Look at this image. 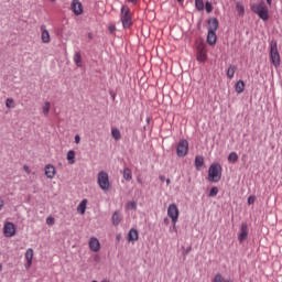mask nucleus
<instances>
[{
  "label": "nucleus",
  "mask_w": 282,
  "mask_h": 282,
  "mask_svg": "<svg viewBox=\"0 0 282 282\" xmlns=\"http://www.w3.org/2000/svg\"><path fill=\"white\" fill-rule=\"evenodd\" d=\"M245 89H246V84L243 83V80H238L236 84L237 94H243Z\"/></svg>",
  "instance_id": "4be33fe9"
},
{
  "label": "nucleus",
  "mask_w": 282,
  "mask_h": 282,
  "mask_svg": "<svg viewBox=\"0 0 282 282\" xmlns=\"http://www.w3.org/2000/svg\"><path fill=\"white\" fill-rule=\"evenodd\" d=\"M70 10L76 17H80V14H83V3L80 2V0H73L70 4Z\"/></svg>",
  "instance_id": "9b49d317"
},
{
  "label": "nucleus",
  "mask_w": 282,
  "mask_h": 282,
  "mask_svg": "<svg viewBox=\"0 0 282 282\" xmlns=\"http://www.w3.org/2000/svg\"><path fill=\"white\" fill-rule=\"evenodd\" d=\"M6 107H7L8 109H14V99L8 98V99L6 100Z\"/></svg>",
  "instance_id": "473e14b6"
},
{
  "label": "nucleus",
  "mask_w": 282,
  "mask_h": 282,
  "mask_svg": "<svg viewBox=\"0 0 282 282\" xmlns=\"http://www.w3.org/2000/svg\"><path fill=\"white\" fill-rule=\"evenodd\" d=\"M270 61L275 67L281 65V55L279 54V46L276 41H272L270 44Z\"/></svg>",
  "instance_id": "20e7f679"
},
{
  "label": "nucleus",
  "mask_w": 282,
  "mask_h": 282,
  "mask_svg": "<svg viewBox=\"0 0 282 282\" xmlns=\"http://www.w3.org/2000/svg\"><path fill=\"white\" fill-rule=\"evenodd\" d=\"M87 203H88V200L86 198H84L77 206V213H79V215H85V213L87 210Z\"/></svg>",
  "instance_id": "a211bd4d"
},
{
  "label": "nucleus",
  "mask_w": 282,
  "mask_h": 282,
  "mask_svg": "<svg viewBox=\"0 0 282 282\" xmlns=\"http://www.w3.org/2000/svg\"><path fill=\"white\" fill-rule=\"evenodd\" d=\"M219 29V20L217 18H212L208 20L207 30L208 32H217Z\"/></svg>",
  "instance_id": "dca6fc26"
},
{
  "label": "nucleus",
  "mask_w": 282,
  "mask_h": 282,
  "mask_svg": "<svg viewBox=\"0 0 282 282\" xmlns=\"http://www.w3.org/2000/svg\"><path fill=\"white\" fill-rule=\"evenodd\" d=\"M207 43L208 45H215L217 43V33L215 31H208Z\"/></svg>",
  "instance_id": "f3484780"
},
{
  "label": "nucleus",
  "mask_w": 282,
  "mask_h": 282,
  "mask_svg": "<svg viewBox=\"0 0 282 282\" xmlns=\"http://www.w3.org/2000/svg\"><path fill=\"white\" fill-rule=\"evenodd\" d=\"M178 1V3H184V0H177Z\"/></svg>",
  "instance_id": "8fccbe9b"
},
{
  "label": "nucleus",
  "mask_w": 282,
  "mask_h": 282,
  "mask_svg": "<svg viewBox=\"0 0 282 282\" xmlns=\"http://www.w3.org/2000/svg\"><path fill=\"white\" fill-rule=\"evenodd\" d=\"M120 22L122 23L123 30H131L133 25V15L129 6H122L120 10Z\"/></svg>",
  "instance_id": "f03ea898"
},
{
  "label": "nucleus",
  "mask_w": 282,
  "mask_h": 282,
  "mask_svg": "<svg viewBox=\"0 0 282 282\" xmlns=\"http://www.w3.org/2000/svg\"><path fill=\"white\" fill-rule=\"evenodd\" d=\"M101 282H111V281H109V280H107V279H104V280H101Z\"/></svg>",
  "instance_id": "09e8293b"
},
{
  "label": "nucleus",
  "mask_w": 282,
  "mask_h": 282,
  "mask_svg": "<svg viewBox=\"0 0 282 282\" xmlns=\"http://www.w3.org/2000/svg\"><path fill=\"white\" fill-rule=\"evenodd\" d=\"M205 9H206L207 14H210V12H213V4L209 1H207L205 3Z\"/></svg>",
  "instance_id": "c9c22d12"
},
{
  "label": "nucleus",
  "mask_w": 282,
  "mask_h": 282,
  "mask_svg": "<svg viewBox=\"0 0 282 282\" xmlns=\"http://www.w3.org/2000/svg\"><path fill=\"white\" fill-rule=\"evenodd\" d=\"M67 161L70 164L76 163V152L74 150H70V151L67 152Z\"/></svg>",
  "instance_id": "5701e85b"
},
{
  "label": "nucleus",
  "mask_w": 282,
  "mask_h": 282,
  "mask_svg": "<svg viewBox=\"0 0 282 282\" xmlns=\"http://www.w3.org/2000/svg\"><path fill=\"white\" fill-rule=\"evenodd\" d=\"M89 249L91 252H100V240L96 237H91L88 241Z\"/></svg>",
  "instance_id": "2eb2a0df"
},
{
  "label": "nucleus",
  "mask_w": 282,
  "mask_h": 282,
  "mask_svg": "<svg viewBox=\"0 0 282 282\" xmlns=\"http://www.w3.org/2000/svg\"><path fill=\"white\" fill-rule=\"evenodd\" d=\"M132 177H133V176H132L131 169L126 167V169L123 170V178L126 180V182H131Z\"/></svg>",
  "instance_id": "b1692460"
},
{
  "label": "nucleus",
  "mask_w": 282,
  "mask_h": 282,
  "mask_svg": "<svg viewBox=\"0 0 282 282\" xmlns=\"http://www.w3.org/2000/svg\"><path fill=\"white\" fill-rule=\"evenodd\" d=\"M44 173L47 180H54V177H56V167L53 164H46L44 167Z\"/></svg>",
  "instance_id": "4468645a"
},
{
  "label": "nucleus",
  "mask_w": 282,
  "mask_h": 282,
  "mask_svg": "<svg viewBox=\"0 0 282 282\" xmlns=\"http://www.w3.org/2000/svg\"><path fill=\"white\" fill-rule=\"evenodd\" d=\"M75 144H80V135L79 134L75 135Z\"/></svg>",
  "instance_id": "a19ab883"
},
{
  "label": "nucleus",
  "mask_w": 282,
  "mask_h": 282,
  "mask_svg": "<svg viewBox=\"0 0 282 282\" xmlns=\"http://www.w3.org/2000/svg\"><path fill=\"white\" fill-rule=\"evenodd\" d=\"M251 12L258 14L259 19L262 21H268V19H270V10L268 9V4H265L264 1L251 4Z\"/></svg>",
  "instance_id": "f257e3e1"
},
{
  "label": "nucleus",
  "mask_w": 282,
  "mask_h": 282,
  "mask_svg": "<svg viewBox=\"0 0 282 282\" xmlns=\"http://www.w3.org/2000/svg\"><path fill=\"white\" fill-rule=\"evenodd\" d=\"M207 58H208V54L206 51V44L200 42L197 45L196 61H198V63H206Z\"/></svg>",
  "instance_id": "0eeeda50"
},
{
  "label": "nucleus",
  "mask_w": 282,
  "mask_h": 282,
  "mask_svg": "<svg viewBox=\"0 0 282 282\" xmlns=\"http://www.w3.org/2000/svg\"><path fill=\"white\" fill-rule=\"evenodd\" d=\"M138 239H139L138 229H130L128 234V241L133 242V241H138Z\"/></svg>",
  "instance_id": "6ab92c4d"
},
{
  "label": "nucleus",
  "mask_w": 282,
  "mask_h": 282,
  "mask_svg": "<svg viewBox=\"0 0 282 282\" xmlns=\"http://www.w3.org/2000/svg\"><path fill=\"white\" fill-rule=\"evenodd\" d=\"M46 224H47V226H54V224H55L54 217L48 216L46 218Z\"/></svg>",
  "instance_id": "e433bc0d"
},
{
  "label": "nucleus",
  "mask_w": 282,
  "mask_h": 282,
  "mask_svg": "<svg viewBox=\"0 0 282 282\" xmlns=\"http://www.w3.org/2000/svg\"><path fill=\"white\" fill-rule=\"evenodd\" d=\"M128 210H135L138 208V204L134 200H131L127 204Z\"/></svg>",
  "instance_id": "72a5a7b5"
},
{
  "label": "nucleus",
  "mask_w": 282,
  "mask_h": 282,
  "mask_svg": "<svg viewBox=\"0 0 282 282\" xmlns=\"http://www.w3.org/2000/svg\"><path fill=\"white\" fill-rule=\"evenodd\" d=\"M166 184H167V185L171 184V178H167V180H166Z\"/></svg>",
  "instance_id": "49530a36"
},
{
  "label": "nucleus",
  "mask_w": 282,
  "mask_h": 282,
  "mask_svg": "<svg viewBox=\"0 0 282 282\" xmlns=\"http://www.w3.org/2000/svg\"><path fill=\"white\" fill-rule=\"evenodd\" d=\"M167 216L172 220L173 228L176 230L177 228V220L180 219V208H177V205L170 204L167 207Z\"/></svg>",
  "instance_id": "423d86ee"
},
{
  "label": "nucleus",
  "mask_w": 282,
  "mask_h": 282,
  "mask_svg": "<svg viewBox=\"0 0 282 282\" xmlns=\"http://www.w3.org/2000/svg\"><path fill=\"white\" fill-rule=\"evenodd\" d=\"M248 224L242 223L240 226V232L238 234V241L239 243H243V241H246L248 239Z\"/></svg>",
  "instance_id": "9d476101"
},
{
  "label": "nucleus",
  "mask_w": 282,
  "mask_h": 282,
  "mask_svg": "<svg viewBox=\"0 0 282 282\" xmlns=\"http://www.w3.org/2000/svg\"><path fill=\"white\" fill-rule=\"evenodd\" d=\"M164 224L169 225V218H164Z\"/></svg>",
  "instance_id": "a18cd8bd"
},
{
  "label": "nucleus",
  "mask_w": 282,
  "mask_h": 282,
  "mask_svg": "<svg viewBox=\"0 0 282 282\" xmlns=\"http://www.w3.org/2000/svg\"><path fill=\"white\" fill-rule=\"evenodd\" d=\"M254 202H256V197H254V196H249V197H248V204H249V206H251V204H254Z\"/></svg>",
  "instance_id": "58836bf2"
},
{
  "label": "nucleus",
  "mask_w": 282,
  "mask_h": 282,
  "mask_svg": "<svg viewBox=\"0 0 282 282\" xmlns=\"http://www.w3.org/2000/svg\"><path fill=\"white\" fill-rule=\"evenodd\" d=\"M239 160V155H237V152H231L228 156V162H237Z\"/></svg>",
  "instance_id": "2f4dec72"
},
{
  "label": "nucleus",
  "mask_w": 282,
  "mask_h": 282,
  "mask_svg": "<svg viewBox=\"0 0 282 282\" xmlns=\"http://www.w3.org/2000/svg\"><path fill=\"white\" fill-rule=\"evenodd\" d=\"M73 61L75 65H77L78 67H83V55L80 54V52H76L74 54Z\"/></svg>",
  "instance_id": "aec40b11"
},
{
  "label": "nucleus",
  "mask_w": 282,
  "mask_h": 282,
  "mask_svg": "<svg viewBox=\"0 0 282 282\" xmlns=\"http://www.w3.org/2000/svg\"><path fill=\"white\" fill-rule=\"evenodd\" d=\"M52 107V104L50 101H45L43 107H42V111L44 116H50V109Z\"/></svg>",
  "instance_id": "bb28decb"
},
{
  "label": "nucleus",
  "mask_w": 282,
  "mask_h": 282,
  "mask_svg": "<svg viewBox=\"0 0 282 282\" xmlns=\"http://www.w3.org/2000/svg\"><path fill=\"white\" fill-rule=\"evenodd\" d=\"M40 30H41V41L42 43H50L52 41V37L50 35V31H47V26L45 24H42L40 26Z\"/></svg>",
  "instance_id": "f8f14e48"
},
{
  "label": "nucleus",
  "mask_w": 282,
  "mask_h": 282,
  "mask_svg": "<svg viewBox=\"0 0 282 282\" xmlns=\"http://www.w3.org/2000/svg\"><path fill=\"white\" fill-rule=\"evenodd\" d=\"M195 166L197 171L204 166V156H196L195 158Z\"/></svg>",
  "instance_id": "cd10ccee"
},
{
  "label": "nucleus",
  "mask_w": 282,
  "mask_h": 282,
  "mask_svg": "<svg viewBox=\"0 0 282 282\" xmlns=\"http://www.w3.org/2000/svg\"><path fill=\"white\" fill-rule=\"evenodd\" d=\"M235 72H237V67L235 65H230L227 69V77L230 79L235 78Z\"/></svg>",
  "instance_id": "a878e982"
},
{
  "label": "nucleus",
  "mask_w": 282,
  "mask_h": 282,
  "mask_svg": "<svg viewBox=\"0 0 282 282\" xmlns=\"http://www.w3.org/2000/svg\"><path fill=\"white\" fill-rule=\"evenodd\" d=\"M160 180L164 181V176H161Z\"/></svg>",
  "instance_id": "3c124183"
},
{
  "label": "nucleus",
  "mask_w": 282,
  "mask_h": 282,
  "mask_svg": "<svg viewBox=\"0 0 282 282\" xmlns=\"http://www.w3.org/2000/svg\"><path fill=\"white\" fill-rule=\"evenodd\" d=\"M268 6H272V0H267Z\"/></svg>",
  "instance_id": "c03bdc74"
},
{
  "label": "nucleus",
  "mask_w": 282,
  "mask_h": 282,
  "mask_svg": "<svg viewBox=\"0 0 282 282\" xmlns=\"http://www.w3.org/2000/svg\"><path fill=\"white\" fill-rule=\"evenodd\" d=\"M129 3H132V6H135L138 3V0H128Z\"/></svg>",
  "instance_id": "37998d69"
},
{
  "label": "nucleus",
  "mask_w": 282,
  "mask_h": 282,
  "mask_svg": "<svg viewBox=\"0 0 282 282\" xmlns=\"http://www.w3.org/2000/svg\"><path fill=\"white\" fill-rule=\"evenodd\" d=\"M196 9L202 12L204 10V0H195Z\"/></svg>",
  "instance_id": "7c9ffc66"
},
{
  "label": "nucleus",
  "mask_w": 282,
  "mask_h": 282,
  "mask_svg": "<svg viewBox=\"0 0 282 282\" xmlns=\"http://www.w3.org/2000/svg\"><path fill=\"white\" fill-rule=\"evenodd\" d=\"M212 282H234L232 280H226V278H224V275H221V273H217Z\"/></svg>",
  "instance_id": "393cba45"
},
{
  "label": "nucleus",
  "mask_w": 282,
  "mask_h": 282,
  "mask_svg": "<svg viewBox=\"0 0 282 282\" xmlns=\"http://www.w3.org/2000/svg\"><path fill=\"white\" fill-rule=\"evenodd\" d=\"M120 221H122V216L120 215V213L115 212L112 215V224L113 226H119Z\"/></svg>",
  "instance_id": "412c9836"
},
{
  "label": "nucleus",
  "mask_w": 282,
  "mask_h": 282,
  "mask_svg": "<svg viewBox=\"0 0 282 282\" xmlns=\"http://www.w3.org/2000/svg\"><path fill=\"white\" fill-rule=\"evenodd\" d=\"M89 39H91V34H89Z\"/></svg>",
  "instance_id": "603ef678"
},
{
  "label": "nucleus",
  "mask_w": 282,
  "mask_h": 282,
  "mask_svg": "<svg viewBox=\"0 0 282 282\" xmlns=\"http://www.w3.org/2000/svg\"><path fill=\"white\" fill-rule=\"evenodd\" d=\"M23 171H25V173L28 175H30V173H32V170H30V166H28V165H23Z\"/></svg>",
  "instance_id": "ea45409f"
},
{
  "label": "nucleus",
  "mask_w": 282,
  "mask_h": 282,
  "mask_svg": "<svg viewBox=\"0 0 282 282\" xmlns=\"http://www.w3.org/2000/svg\"><path fill=\"white\" fill-rule=\"evenodd\" d=\"M3 235L8 238L14 237L17 235V227L11 221L4 223Z\"/></svg>",
  "instance_id": "1a4fd4ad"
},
{
  "label": "nucleus",
  "mask_w": 282,
  "mask_h": 282,
  "mask_svg": "<svg viewBox=\"0 0 282 282\" xmlns=\"http://www.w3.org/2000/svg\"><path fill=\"white\" fill-rule=\"evenodd\" d=\"M176 154L178 158H186L188 155V141L181 140L176 148Z\"/></svg>",
  "instance_id": "6e6552de"
},
{
  "label": "nucleus",
  "mask_w": 282,
  "mask_h": 282,
  "mask_svg": "<svg viewBox=\"0 0 282 282\" xmlns=\"http://www.w3.org/2000/svg\"><path fill=\"white\" fill-rule=\"evenodd\" d=\"M111 135L116 140H120L122 138V134L120 133V130H118V128H113L111 130Z\"/></svg>",
  "instance_id": "c756f323"
},
{
  "label": "nucleus",
  "mask_w": 282,
  "mask_h": 282,
  "mask_svg": "<svg viewBox=\"0 0 282 282\" xmlns=\"http://www.w3.org/2000/svg\"><path fill=\"white\" fill-rule=\"evenodd\" d=\"M25 260H26V263L24 264V268L26 270H30V268H32V260L34 259V249L32 248H29L26 251H25Z\"/></svg>",
  "instance_id": "ddd939ff"
},
{
  "label": "nucleus",
  "mask_w": 282,
  "mask_h": 282,
  "mask_svg": "<svg viewBox=\"0 0 282 282\" xmlns=\"http://www.w3.org/2000/svg\"><path fill=\"white\" fill-rule=\"evenodd\" d=\"M4 202L2 200V198L0 197V210H2L3 209V206H4Z\"/></svg>",
  "instance_id": "79ce46f5"
},
{
  "label": "nucleus",
  "mask_w": 282,
  "mask_h": 282,
  "mask_svg": "<svg viewBox=\"0 0 282 282\" xmlns=\"http://www.w3.org/2000/svg\"><path fill=\"white\" fill-rule=\"evenodd\" d=\"M108 30H109V33H110V34H113V33L116 32V24H110V25L108 26Z\"/></svg>",
  "instance_id": "4c0bfd02"
},
{
  "label": "nucleus",
  "mask_w": 282,
  "mask_h": 282,
  "mask_svg": "<svg viewBox=\"0 0 282 282\" xmlns=\"http://www.w3.org/2000/svg\"><path fill=\"white\" fill-rule=\"evenodd\" d=\"M51 1H53V2H54V1H56V0H51Z\"/></svg>",
  "instance_id": "864d4df0"
},
{
  "label": "nucleus",
  "mask_w": 282,
  "mask_h": 282,
  "mask_svg": "<svg viewBox=\"0 0 282 282\" xmlns=\"http://www.w3.org/2000/svg\"><path fill=\"white\" fill-rule=\"evenodd\" d=\"M97 183L99 188H101V191H105L106 193L111 188V182H109V174L105 171H100L97 174Z\"/></svg>",
  "instance_id": "39448f33"
},
{
  "label": "nucleus",
  "mask_w": 282,
  "mask_h": 282,
  "mask_svg": "<svg viewBox=\"0 0 282 282\" xmlns=\"http://www.w3.org/2000/svg\"><path fill=\"white\" fill-rule=\"evenodd\" d=\"M221 180V164L213 163L208 170V182L217 183Z\"/></svg>",
  "instance_id": "7ed1b4c3"
},
{
  "label": "nucleus",
  "mask_w": 282,
  "mask_h": 282,
  "mask_svg": "<svg viewBox=\"0 0 282 282\" xmlns=\"http://www.w3.org/2000/svg\"><path fill=\"white\" fill-rule=\"evenodd\" d=\"M3 270V265L0 263V272H2Z\"/></svg>",
  "instance_id": "de8ad7c7"
},
{
  "label": "nucleus",
  "mask_w": 282,
  "mask_h": 282,
  "mask_svg": "<svg viewBox=\"0 0 282 282\" xmlns=\"http://www.w3.org/2000/svg\"><path fill=\"white\" fill-rule=\"evenodd\" d=\"M236 9L240 17H243V14H246V9L243 8V4H241V2L236 3Z\"/></svg>",
  "instance_id": "c85d7f7f"
},
{
  "label": "nucleus",
  "mask_w": 282,
  "mask_h": 282,
  "mask_svg": "<svg viewBox=\"0 0 282 282\" xmlns=\"http://www.w3.org/2000/svg\"><path fill=\"white\" fill-rule=\"evenodd\" d=\"M218 193H219V188L212 187V189L209 191V197H217Z\"/></svg>",
  "instance_id": "f704fd0d"
}]
</instances>
